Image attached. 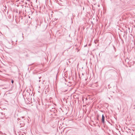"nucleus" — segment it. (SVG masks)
Listing matches in <instances>:
<instances>
[{
  "label": "nucleus",
  "instance_id": "7ed1b4c3",
  "mask_svg": "<svg viewBox=\"0 0 135 135\" xmlns=\"http://www.w3.org/2000/svg\"><path fill=\"white\" fill-rule=\"evenodd\" d=\"M22 118H24V117H21Z\"/></svg>",
  "mask_w": 135,
  "mask_h": 135
},
{
  "label": "nucleus",
  "instance_id": "f257e3e1",
  "mask_svg": "<svg viewBox=\"0 0 135 135\" xmlns=\"http://www.w3.org/2000/svg\"><path fill=\"white\" fill-rule=\"evenodd\" d=\"M104 119H105V117L104 115L103 114L102 115V122L103 123H104Z\"/></svg>",
  "mask_w": 135,
  "mask_h": 135
},
{
  "label": "nucleus",
  "instance_id": "423d86ee",
  "mask_svg": "<svg viewBox=\"0 0 135 135\" xmlns=\"http://www.w3.org/2000/svg\"><path fill=\"white\" fill-rule=\"evenodd\" d=\"M40 80L39 81V82H40Z\"/></svg>",
  "mask_w": 135,
  "mask_h": 135
},
{
  "label": "nucleus",
  "instance_id": "0eeeda50",
  "mask_svg": "<svg viewBox=\"0 0 135 135\" xmlns=\"http://www.w3.org/2000/svg\"><path fill=\"white\" fill-rule=\"evenodd\" d=\"M39 88H40V86H39Z\"/></svg>",
  "mask_w": 135,
  "mask_h": 135
},
{
  "label": "nucleus",
  "instance_id": "39448f33",
  "mask_svg": "<svg viewBox=\"0 0 135 135\" xmlns=\"http://www.w3.org/2000/svg\"><path fill=\"white\" fill-rule=\"evenodd\" d=\"M41 78V77H39V79H40Z\"/></svg>",
  "mask_w": 135,
  "mask_h": 135
},
{
  "label": "nucleus",
  "instance_id": "f03ea898",
  "mask_svg": "<svg viewBox=\"0 0 135 135\" xmlns=\"http://www.w3.org/2000/svg\"><path fill=\"white\" fill-rule=\"evenodd\" d=\"M11 82L12 83H14V81L13 80H12V81H11Z\"/></svg>",
  "mask_w": 135,
  "mask_h": 135
},
{
  "label": "nucleus",
  "instance_id": "20e7f679",
  "mask_svg": "<svg viewBox=\"0 0 135 135\" xmlns=\"http://www.w3.org/2000/svg\"><path fill=\"white\" fill-rule=\"evenodd\" d=\"M82 74V75H83V76L84 75V74H83H83Z\"/></svg>",
  "mask_w": 135,
  "mask_h": 135
}]
</instances>
